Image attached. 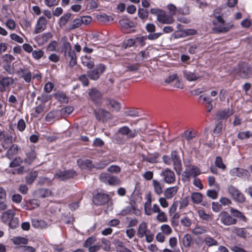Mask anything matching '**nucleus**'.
Returning a JSON list of instances; mask_svg holds the SVG:
<instances>
[{"mask_svg": "<svg viewBox=\"0 0 252 252\" xmlns=\"http://www.w3.org/2000/svg\"><path fill=\"white\" fill-rule=\"evenodd\" d=\"M226 7L216 9L213 13L215 18L213 21V31L216 33H225L229 32L234 27L233 25L227 23L223 19V17L227 15Z\"/></svg>", "mask_w": 252, "mask_h": 252, "instance_id": "f257e3e1", "label": "nucleus"}, {"mask_svg": "<svg viewBox=\"0 0 252 252\" xmlns=\"http://www.w3.org/2000/svg\"><path fill=\"white\" fill-rule=\"evenodd\" d=\"M137 235L140 238L145 236L147 243H151L154 238V233L148 229L147 224L145 222H142L139 225Z\"/></svg>", "mask_w": 252, "mask_h": 252, "instance_id": "f03ea898", "label": "nucleus"}, {"mask_svg": "<svg viewBox=\"0 0 252 252\" xmlns=\"http://www.w3.org/2000/svg\"><path fill=\"white\" fill-rule=\"evenodd\" d=\"M200 174V170L196 166L191 165L188 166L183 172L182 177L184 182H189L190 177L199 175Z\"/></svg>", "mask_w": 252, "mask_h": 252, "instance_id": "7ed1b4c3", "label": "nucleus"}, {"mask_svg": "<svg viewBox=\"0 0 252 252\" xmlns=\"http://www.w3.org/2000/svg\"><path fill=\"white\" fill-rule=\"evenodd\" d=\"M167 8L171 16L175 15L177 12L185 15L189 13V9L185 5L170 3L167 5Z\"/></svg>", "mask_w": 252, "mask_h": 252, "instance_id": "20e7f679", "label": "nucleus"}, {"mask_svg": "<svg viewBox=\"0 0 252 252\" xmlns=\"http://www.w3.org/2000/svg\"><path fill=\"white\" fill-rule=\"evenodd\" d=\"M99 179L101 182L109 185H119L121 183V181L118 178L110 176L106 173H102L99 175Z\"/></svg>", "mask_w": 252, "mask_h": 252, "instance_id": "39448f33", "label": "nucleus"}, {"mask_svg": "<svg viewBox=\"0 0 252 252\" xmlns=\"http://www.w3.org/2000/svg\"><path fill=\"white\" fill-rule=\"evenodd\" d=\"M227 190L234 200L241 203L245 201V198L244 195L235 187L230 185L228 187Z\"/></svg>", "mask_w": 252, "mask_h": 252, "instance_id": "423d86ee", "label": "nucleus"}, {"mask_svg": "<svg viewBox=\"0 0 252 252\" xmlns=\"http://www.w3.org/2000/svg\"><path fill=\"white\" fill-rule=\"evenodd\" d=\"M219 218L220 221L224 225L229 226L235 224L237 222V220L233 218L227 212L222 211L219 215Z\"/></svg>", "mask_w": 252, "mask_h": 252, "instance_id": "0eeeda50", "label": "nucleus"}, {"mask_svg": "<svg viewBox=\"0 0 252 252\" xmlns=\"http://www.w3.org/2000/svg\"><path fill=\"white\" fill-rule=\"evenodd\" d=\"M140 128H135L131 130L128 126H124L118 129V132L123 135H126L127 137L132 138L136 136L141 132Z\"/></svg>", "mask_w": 252, "mask_h": 252, "instance_id": "6e6552de", "label": "nucleus"}, {"mask_svg": "<svg viewBox=\"0 0 252 252\" xmlns=\"http://www.w3.org/2000/svg\"><path fill=\"white\" fill-rule=\"evenodd\" d=\"M109 200L108 194L102 192H97L93 197V202L96 205H102L106 203Z\"/></svg>", "mask_w": 252, "mask_h": 252, "instance_id": "1a4fd4ad", "label": "nucleus"}, {"mask_svg": "<svg viewBox=\"0 0 252 252\" xmlns=\"http://www.w3.org/2000/svg\"><path fill=\"white\" fill-rule=\"evenodd\" d=\"M157 20L164 24H170L174 21V19L172 16L167 15L165 12L162 10H158L157 12Z\"/></svg>", "mask_w": 252, "mask_h": 252, "instance_id": "9d476101", "label": "nucleus"}, {"mask_svg": "<svg viewBox=\"0 0 252 252\" xmlns=\"http://www.w3.org/2000/svg\"><path fill=\"white\" fill-rule=\"evenodd\" d=\"M76 175V172L72 170L59 171L56 173L55 177L61 180H64L73 177Z\"/></svg>", "mask_w": 252, "mask_h": 252, "instance_id": "9b49d317", "label": "nucleus"}, {"mask_svg": "<svg viewBox=\"0 0 252 252\" xmlns=\"http://www.w3.org/2000/svg\"><path fill=\"white\" fill-rule=\"evenodd\" d=\"M163 177L164 181L168 184H172L175 181L174 173L169 169H166L161 173Z\"/></svg>", "mask_w": 252, "mask_h": 252, "instance_id": "f8f14e48", "label": "nucleus"}, {"mask_svg": "<svg viewBox=\"0 0 252 252\" xmlns=\"http://www.w3.org/2000/svg\"><path fill=\"white\" fill-rule=\"evenodd\" d=\"M231 176H237L241 178H249L251 175L250 172L245 169L239 168H234L230 170Z\"/></svg>", "mask_w": 252, "mask_h": 252, "instance_id": "ddd939ff", "label": "nucleus"}, {"mask_svg": "<svg viewBox=\"0 0 252 252\" xmlns=\"http://www.w3.org/2000/svg\"><path fill=\"white\" fill-rule=\"evenodd\" d=\"M171 158L173 162L174 169L178 174H180L182 170V164L178 154L176 152L173 151L171 153Z\"/></svg>", "mask_w": 252, "mask_h": 252, "instance_id": "4468645a", "label": "nucleus"}, {"mask_svg": "<svg viewBox=\"0 0 252 252\" xmlns=\"http://www.w3.org/2000/svg\"><path fill=\"white\" fill-rule=\"evenodd\" d=\"M89 95L90 99L95 104L100 103L101 97V93L96 88H93L89 92Z\"/></svg>", "mask_w": 252, "mask_h": 252, "instance_id": "2eb2a0df", "label": "nucleus"}, {"mask_svg": "<svg viewBox=\"0 0 252 252\" xmlns=\"http://www.w3.org/2000/svg\"><path fill=\"white\" fill-rule=\"evenodd\" d=\"M18 76L22 78L27 83L31 82L32 73L26 68H20L17 72Z\"/></svg>", "mask_w": 252, "mask_h": 252, "instance_id": "dca6fc26", "label": "nucleus"}, {"mask_svg": "<svg viewBox=\"0 0 252 252\" xmlns=\"http://www.w3.org/2000/svg\"><path fill=\"white\" fill-rule=\"evenodd\" d=\"M47 23L45 18L40 17L37 22L34 32L37 34L42 32L46 28Z\"/></svg>", "mask_w": 252, "mask_h": 252, "instance_id": "f3484780", "label": "nucleus"}, {"mask_svg": "<svg viewBox=\"0 0 252 252\" xmlns=\"http://www.w3.org/2000/svg\"><path fill=\"white\" fill-rule=\"evenodd\" d=\"M184 76L189 81H194L201 77L198 73L190 70H185Z\"/></svg>", "mask_w": 252, "mask_h": 252, "instance_id": "a211bd4d", "label": "nucleus"}, {"mask_svg": "<svg viewBox=\"0 0 252 252\" xmlns=\"http://www.w3.org/2000/svg\"><path fill=\"white\" fill-rule=\"evenodd\" d=\"M78 165L82 169L87 168L88 169H91L93 168H95V165H94L92 161L89 159L83 160L82 159H79L77 160Z\"/></svg>", "mask_w": 252, "mask_h": 252, "instance_id": "6ab92c4d", "label": "nucleus"}, {"mask_svg": "<svg viewBox=\"0 0 252 252\" xmlns=\"http://www.w3.org/2000/svg\"><path fill=\"white\" fill-rule=\"evenodd\" d=\"M152 185L155 193L158 195H160L163 192L164 185L157 180L154 179L152 181Z\"/></svg>", "mask_w": 252, "mask_h": 252, "instance_id": "aec40b11", "label": "nucleus"}, {"mask_svg": "<svg viewBox=\"0 0 252 252\" xmlns=\"http://www.w3.org/2000/svg\"><path fill=\"white\" fill-rule=\"evenodd\" d=\"M240 75L243 78L252 76V68L247 64H244L240 70Z\"/></svg>", "mask_w": 252, "mask_h": 252, "instance_id": "412c9836", "label": "nucleus"}, {"mask_svg": "<svg viewBox=\"0 0 252 252\" xmlns=\"http://www.w3.org/2000/svg\"><path fill=\"white\" fill-rule=\"evenodd\" d=\"M14 83L13 79L11 77H3L0 80V91L4 92L5 91V88L13 84Z\"/></svg>", "mask_w": 252, "mask_h": 252, "instance_id": "4be33fe9", "label": "nucleus"}, {"mask_svg": "<svg viewBox=\"0 0 252 252\" xmlns=\"http://www.w3.org/2000/svg\"><path fill=\"white\" fill-rule=\"evenodd\" d=\"M35 196L37 198H45L52 195V191L48 189H41L34 192Z\"/></svg>", "mask_w": 252, "mask_h": 252, "instance_id": "5701e85b", "label": "nucleus"}, {"mask_svg": "<svg viewBox=\"0 0 252 252\" xmlns=\"http://www.w3.org/2000/svg\"><path fill=\"white\" fill-rule=\"evenodd\" d=\"M15 213L12 210H8L3 212L1 216V219L4 222H8L10 220L14 217Z\"/></svg>", "mask_w": 252, "mask_h": 252, "instance_id": "b1692460", "label": "nucleus"}, {"mask_svg": "<svg viewBox=\"0 0 252 252\" xmlns=\"http://www.w3.org/2000/svg\"><path fill=\"white\" fill-rule=\"evenodd\" d=\"M178 189L179 188L177 186L167 188L164 192V196L167 199L172 198L177 192Z\"/></svg>", "mask_w": 252, "mask_h": 252, "instance_id": "393cba45", "label": "nucleus"}, {"mask_svg": "<svg viewBox=\"0 0 252 252\" xmlns=\"http://www.w3.org/2000/svg\"><path fill=\"white\" fill-rule=\"evenodd\" d=\"M64 55L68 56L70 58L69 61V65L71 66H74L77 63L76 57L75 52L71 48L69 50H67L64 52Z\"/></svg>", "mask_w": 252, "mask_h": 252, "instance_id": "a878e982", "label": "nucleus"}, {"mask_svg": "<svg viewBox=\"0 0 252 252\" xmlns=\"http://www.w3.org/2000/svg\"><path fill=\"white\" fill-rule=\"evenodd\" d=\"M233 114L232 111L229 109L227 108L222 110L219 111L217 115V118L218 119H225Z\"/></svg>", "mask_w": 252, "mask_h": 252, "instance_id": "bb28decb", "label": "nucleus"}, {"mask_svg": "<svg viewBox=\"0 0 252 252\" xmlns=\"http://www.w3.org/2000/svg\"><path fill=\"white\" fill-rule=\"evenodd\" d=\"M12 242L16 245H25L28 243V239L27 237L16 236L14 237L11 239Z\"/></svg>", "mask_w": 252, "mask_h": 252, "instance_id": "cd10ccee", "label": "nucleus"}, {"mask_svg": "<svg viewBox=\"0 0 252 252\" xmlns=\"http://www.w3.org/2000/svg\"><path fill=\"white\" fill-rule=\"evenodd\" d=\"M36 158V154L34 151L32 150L26 154V157L24 160V162L30 165Z\"/></svg>", "mask_w": 252, "mask_h": 252, "instance_id": "c85d7f7f", "label": "nucleus"}, {"mask_svg": "<svg viewBox=\"0 0 252 252\" xmlns=\"http://www.w3.org/2000/svg\"><path fill=\"white\" fill-rule=\"evenodd\" d=\"M32 225L34 227L38 229L45 228L47 226V224L45 221L37 219L32 220Z\"/></svg>", "mask_w": 252, "mask_h": 252, "instance_id": "c756f323", "label": "nucleus"}, {"mask_svg": "<svg viewBox=\"0 0 252 252\" xmlns=\"http://www.w3.org/2000/svg\"><path fill=\"white\" fill-rule=\"evenodd\" d=\"M38 173L36 171L30 172L26 177V182L27 184L31 185L37 178Z\"/></svg>", "mask_w": 252, "mask_h": 252, "instance_id": "7c9ffc66", "label": "nucleus"}, {"mask_svg": "<svg viewBox=\"0 0 252 252\" xmlns=\"http://www.w3.org/2000/svg\"><path fill=\"white\" fill-rule=\"evenodd\" d=\"M59 112L58 111H54L50 112L46 116L45 120L47 122L52 123L54 120L58 116Z\"/></svg>", "mask_w": 252, "mask_h": 252, "instance_id": "2f4dec72", "label": "nucleus"}, {"mask_svg": "<svg viewBox=\"0 0 252 252\" xmlns=\"http://www.w3.org/2000/svg\"><path fill=\"white\" fill-rule=\"evenodd\" d=\"M18 147L16 145H12L8 150L6 156L9 159H11L13 155H16L18 153Z\"/></svg>", "mask_w": 252, "mask_h": 252, "instance_id": "473e14b6", "label": "nucleus"}, {"mask_svg": "<svg viewBox=\"0 0 252 252\" xmlns=\"http://www.w3.org/2000/svg\"><path fill=\"white\" fill-rule=\"evenodd\" d=\"M230 212L233 217L239 218L241 220L245 221L246 220V217L239 210H236L233 208H230Z\"/></svg>", "mask_w": 252, "mask_h": 252, "instance_id": "72a5a7b5", "label": "nucleus"}, {"mask_svg": "<svg viewBox=\"0 0 252 252\" xmlns=\"http://www.w3.org/2000/svg\"><path fill=\"white\" fill-rule=\"evenodd\" d=\"M197 135V133L195 131L191 130H186L183 133L182 136L188 141H189L192 139L193 137H195Z\"/></svg>", "mask_w": 252, "mask_h": 252, "instance_id": "f704fd0d", "label": "nucleus"}, {"mask_svg": "<svg viewBox=\"0 0 252 252\" xmlns=\"http://www.w3.org/2000/svg\"><path fill=\"white\" fill-rule=\"evenodd\" d=\"M191 197L192 201L196 204L199 203L202 201V195L199 192H193Z\"/></svg>", "mask_w": 252, "mask_h": 252, "instance_id": "c9c22d12", "label": "nucleus"}, {"mask_svg": "<svg viewBox=\"0 0 252 252\" xmlns=\"http://www.w3.org/2000/svg\"><path fill=\"white\" fill-rule=\"evenodd\" d=\"M204 242L205 244L209 247L217 246L218 245V243L216 240L209 236L205 238Z\"/></svg>", "mask_w": 252, "mask_h": 252, "instance_id": "e433bc0d", "label": "nucleus"}, {"mask_svg": "<svg viewBox=\"0 0 252 252\" xmlns=\"http://www.w3.org/2000/svg\"><path fill=\"white\" fill-rule=\"evenodd\" d=\"M61 43L62 44L63 50L64 51L69 50L71 48V45L69 42L67 41V38L66 36H63L62 38Z\"/></svg>", "mask_w": 252, "mask_h": 252, "instance_id": "4c0bfd02", "label": "nucleus"}, {"mask_svg": "<svg viewBox=\"0 0 252 252\" xmlns=\"http://www.w3.org/2000/svg\"><path fill=\"white\" fill-rule=\"evenodd\" d=\"M54 96L56 99H57L61 102L67 103L68 102V99L66 95L63 93H57L55 94Z\"/></svg>", "mask_w": 252, "mask_h": 252, "instance_id": "58836bf2", "label": "nucleus"}, {"mask_svg": "<svg viewBox=\"0 0 252 252\" xmlns=\"http://www.w3.org/2000/svg\"><path fill=\"white\" fill-rule=\"evenodd\" d=\"M82 25L81 21L80 18L74 19L70 24L68 31H71L80 27Z\"/></svg>", "mask_w": 252, "mask_h": 252, "instance_id": "ea45409f", "label": "nucleus"}, {"mask_svg": "<svg viewBox=\"0 0 252 252\" xmlns=\"http://www.w3.org/2000/svg\"><path fill=\"white\" fill-rule=\"evenodd\" d=\"M160 229L165 235H169L172 232L171 227L168 224H162L161 225Z\"/></svg>", "mask_w": 252, "mask_h": 252, "instance_id": "a19ab883", "label": "nucleus"}, {"mask_svg": "<svg viewBox=\"0 0 252 252\" xmlns=\"http://www.w3.org/2000/svg\"><path fill=\"white\" fill-rule=\"evenodd\" d=\"M192 242L191 236L189 234H186L183 238V243L185 247H189Z\"/></svg>", "mask_w": 252, "mask_h": 252, "instance_id": "79ce46f5", "label": "nucleus"}, {"mask_svg": "<svg viewBox=\"0 0 252 252\" xmlns=\"http://www.w3.org/2000/svg\"><path fill=\"white\" fill-rule=\"evenodd\" d=\"M198 214L200 218L204 220L209 221L212 220L211 215L206 214L203 210H199L198 211Z\"/></svg>", "mask_w": 252, "mask_h": 252, "instance_id": "37998d69", "label": "nucleus"}, {"mask_svg": "<svg viewBox=\"0 0 252 252\" xmlns=\"http://www.w3.org/2000/svg\"><path fill=\"white\" fill-rule=\"evenodd\" d=\"M207 230L202 226H196L192 230V232L195 235L204 234Z\"/></svg>", "mask_w": 252, "mask_h": 252, "instance_id": "c03bdc74", "label": "nucleus"}, {"mask_svg": "<svg viewBox=\"0 0 252 252\" xmlns=\"http://www.w3.org/2000/svg\"><path fill=\"white\" fill-rule=\"evenodd\" d=\"M71 14L69 13L64 14L61 17L59 25L60 27L64 26L71 17Z\"/></svg>", "mask_w": 252, "mask_h": 252, "instance_id": "a18cd8bd", "label": "nucleus"}, {"mask_svg": "<svg viewBox=\"0 0 252 252\" xmlns=\"http://www.w3.org/2000/svg\"><path fill=\"white\" fill-rule=\"evenodd\" d=\"M96 238L94 237H91L88 238L84 243V247L89 248L90 247H92L94 245L96 242Z\"/></svg>", "mask_w": 252, "mask_h": 252, "instance_id": "49530a36", "label": "nucleus"}, {"mask_svg": "<svg viewBox=\"0 0 252 252\" xmlns=\"http://www.w3.org/2000/svg\"><path fill=\"white\" fill-rule=\"evenodd\" d=\"M24 160L19 157L15 158L9 164L10 167H15L20 166Z\"/></svg>", "mask_w": 252, "mask_h": 252, "instance_id": "de8ad7c7", "label": "nucleus"}, {"mask_svg": "<svg viewBox=\"0 0 252 252\" xmlns=\"http://www.w3.org/2000/svg\"><path fill=\"white\" fill-rule=\"evenodd\" d=\"M12 137L10 135H5L3 143L2 144V147L5 149L8 148L9 145L12 143Z\"/></svg>", "mask_w": 252, "mask_h": 252, "instance_id": "09e8293b", "label": "nucleus"}, {"mask_svg": "<svg viewBox=\"0 0 252 252\" xmlns=\"http://www.w3.org/2000/svg\"><path fill=\"white\" fill-rule=\"evenodd\" d=\"M146 36H138L135 39V45L136 46H143L145 44V41L147 39Z\"/></svg>", "mask_w": 252, "mask_h": 252, "instance_id": "8fccbe9b", "label": "nucleus"}, {"mask_svg": "<svg viewBox=\"0 0 252 252\" xmlns=\"http://www.w3.org/2000/svg\"><path fill=\"white\" fill-rule=\"evenodd\" d=\"M73 111V107L72 106H67L62 108L61 110V113L63 117L69 115Z\"/></svg>", "mask_w": 252, "mask_h": 252, "instance_id": "3c124183", "label": "nucleus"}, {"mask_svg": "<svg viewBox=\"0 0 252 252\" xmlns=\"http://www.w3.org/2000/svg\"><path fill=\"white\" fill-rule=\"evenodd\" d=\"M44 55V52L40 49L32 52V56L35 60H39Z\"/></svg>", "mask_w": 252, "mask_h": 252, "instance_id": "603ef678", "label": "nucleus"}, {"mask_svg": "<svg viewBox=\"0 0 252 252\" xmlns=\"http://www.w3.org/2000/svg\"><path fill=\"white\" fill-rule=\"evenodd\" d=\"M109 105L114 111H119L121 109V105L117 101L114 100H111L109 101Z\"/></svg>", "mask_w": 252, "mask_h": 252, "instance_id": "864d4df0", "label": "nucleus"}, {"mask_svg": "<svg viewBox=\"0 0 252 252\" xmlns=\"http://www.w3.org/2000/svg\"><path fill=\"white\" fill-rule=\"evenodd\" d=\"M111 161L109 159H104L100 161L99 163L95 164V168L97 169H102L104 168L107 165L109 164Z\"/></svg>", "mask_w": 252, "mask_h": 252, "instance_id": "5fc2aeb1", "label": "nucleus"}, {"mask_svg": "<svg viewBox=\"0 0 252 252\" xmlns=\"http://www.w3.org/2000/svg\"><path fill=\"white\" fill-rule=\"evenodd\" d=\"M82 63L84 65L87 66L89 68H92L94 65L93 61L90 60L87 56H85L82 59Z\"/></svg>", "mask_w": 252, "mask_h": 252, "instance_id": "6e6d98bb", "label": "nucleus"}, {"mask_svg": "<svg viewBox=\"0 0 252 252\" xmlns=\"http://www.w3.org/2000/svg\"><path fill=\"white\" fill-rule=\"evenodd\" d=\"M88 74L91 79L94 80H97L99 77V73L95 69L89 71Z\"/></svg>", "mask_w": 252, "mask_h": 252, "instance_id": "4d7b16f0", "label": "nucleus"}, {"mask_svg": "<svg viewBox=\"0 0 252 252\" xmlns=\"http://www.w3.org/2000/svg\"><path fill=\"white\" fill-rule=\"evenodd\" d=\"M101 242L102 244L103 245V249L105 251H109L111 250V243L110 242L105 239V238H102L101 239Z\"/></svg>", "mask_w": 252, "mask_h": 252, "instance_id": "13d9d810", "label": "nucleus"}, {"mask_svg": "<svg viewBox=\"0 0 252 252\" xmlns=\"http://www.w3.org/2000/svg\"><path fill=\"white\" fill-rule=\"evenodd\" d=\"M52 180L49 178L41 177L38 179V184L42 186L43 184H50Z\"/></svg>", "mask_w": 252, "mask_h": 252, "instance_id": "bf43d9fd", "label": "nucleus"}, {"mask_svg": "<svg viewBox=\"0 0 252 252\" xmlns=\"http://www.w3.org/2000/svg\"><path fill=\"white\" fill-rule=\"evenodd\" d=\"M6 27L11 30H13L15 29L16 24L15 22L12 19H8L5 23Z\"/></svg>", "mask_w": 252, "mask_h": 252, "instance_id": "052dcab7", "label": "nucleus"}, {"mask_svg": "<svg viewBox=\"0 0 252 252\" xmlns=\"http://www.w3.org/2000/svg\"><path fill=\"white\" fill-rule=\"evenodd\" d=\"M8 223L9 227L12 229H14L18 225L19 221L17 218L13 217V219L8 221Z\"/></svg>", "mask_w": 252, "mask_h": 252, "instance_id": "680f3d73", "label": "nucleus"}, {"mask_svg": "<svg viewBox=\"0 0 252 252\" xmlns=\"http://www.w3.org/2000/svg\"><path fill=\"white\" fill-rule=\"evenodd\" d=\"M181 222L182 225H183L185 227H190L191 224V220L187 217H184L181 220Z\"/></svg>", "mask_w": 252, "mask_h": 252, "instance_id": "e2e57ef3", "label": "nucleus"}, {"mask_svg": "<svg viewBox=\"0 0 252 252\" xmlns=\"http://www.w3.org/2000/svg\"><path fill=\"white\" fill-rule=\"evenodd\" d=\"M157 219L160 221V222H166L167 220V218L166 216L165 215V213L161 211L159 213H158V215L157 216Z\"/></svg>", "mask_w": 252, "mask_h": 252, "instance_id": "0e129e2a", "label": "nucleus"}, {"mask_svg": "<svg viewBox=\"0 0 252 252\" xmlns=\"http://www.w3.org/2000/svg\"><path fill=\"white\" fill-rule=\"evenodd\" d=\"M82 24L88 25L92 21V18L91 16H85L80 17Z\"/></svg>", "mask_w": 252, "mask_h": 252, "instance_id": "69168bd1", "label": "nucleus"}, {"mask_svg": "<svg viewBox=\"0 0 252 252\" xmlns=\"http://www.w3.org/2000/svg\"><path fill=\"white\" fill-rule=\"evenodd\" d=\"M250 136V132L248 131H242L238 134V137L241 140L249 138Z\"/></svg>", "mask_w": 252, "mask_h": 252, "instance_id": "338daca9", "label": "nucleus"}, {"mask_svg": "<svg viewBox=\"0 0 252 252\" xmlns=\"http://www.w3.org/2000/svg\"><path fill=\"white\" fill-rule=\"evenodd\" d=\"M102 247V246L100 244H94L92 247H90L88 249V251L89 252H97L99 251Z\"/></svg>", "mask_w": 252, "mask_h": 252, "instance_id": "774afa93", "label": "nucleus"}]
</instances>
